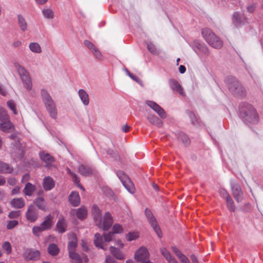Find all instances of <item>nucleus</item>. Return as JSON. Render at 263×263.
<instances>
[{
  "instance_id": "1",
  "label": "nucleus",
  "mask_w": 263,
  "mask_h": 263,
  "mask_svg": "<svg viewBox=\"0 0 263 263\" xmlns=\"http://www.w3.org/2000/svg\"><path fill=\"white\" fill-rule=\"evenodd\" d=\"M92 214L97 226L103 230H107L112 224V217L109 212L105 213L102 222L101 210L97 205L92 206Z\"/></svg>"
},
{
  "instance_id": "2",
  "label": "nucleus",
  "mask_w": 263,
  "mask_h": 263,
  "mask_svg": "<svg viewBox=\"0 0 263 263\" xmlns=\"http://www.w3.org/2000/svg\"><path fill=\"white\" fill-rule=\"evenodd\" d=\"M239 111L241 117L247 123L251 124L258 123L259 117L252 105L245 103L240 106Z\"/></svg>"
},
{
  "instance_id": "3",
  "label": "nucleus",
  "mask_w": 263,
  "mask_h": 263,
  "mask_svg": "<svg viewBox=\"0 0 263 263\" xmlns=\"http://www.w3.org/2000/svg\"><path fill=\"white\" fill-rule=\"evenodd\" d=\"M41 96L45 107L50 116L55 119L57 117V109L54 102L45 89H42Z\"/></svg>"
},
{
  "instance_id": "4",
  "label": "nucleus",
  "mask_w": 263,
  "mask_h": 263,
  "mask_svg": "<svg viewBox=\"0 0 263 263\" xmlns=\"http://www.w3.org/2000/svg\"><path fill=\"white\" fill-rule=\"evenodd\" d=\"M201 33L206 42L212 47L220 49L222 47V41L210 29L204 28Z\"/></svg>"
},
{
  "instance_id": "5",
  "label": "nucleus",
  "mask_w": 263,
  "mask_h": 263,
  "mask_svg": "<svg viewBox=\"0 0 263 263\" xmlns=\"http://www.w3.org/2000/svg\"><path fill=\"white\" fill-rule=\"evenodd\" d=\"M14 66L21 77L24 87L28 91L31 90L32 83L29 72L18 63H15Z\"/></svg>"
},
{
  "instance_id": "6",
  "label": "nucleus",
  "mask_w": 263,
  "mask_h": 263,
  "mask_svg": "<svg viewBox=\"0 0 263 263\" xmlns=\"http://www.w3.org/2000/svg\"><path fill=\"white\" fill-rule=\"evenodd\" d=\"M117 174L126 190L130 193H134L135 191L134 185L128 177L121 171H118Z\"/></svg>"
},
{
  "instance_id": "7",
  "label": "nucleus",
  "mask_w": 263,
  "mask_h": 263,
  "mask_svg": "<svg viewBox=\"0 0 263 263\" xmlns=\"http://www.w3.org/2000/svg\"><path fill=\"white\" fill-rule=\"evenodd\" d=\"M145 214L149 221V223L151 224V226L153 227L155 232L157 234L159 237H161L162 236V232L160 229V228L158 226L157 221L156 218L154 217L152 212L149 209H146L145 210Z\"/></svg>"
},
{
  "instance_id": "8",
  "label": "nucleus",
  "mask_w": 263,
  "mask_h": 263,
  "mask_svg": "<svg viewBox=\"0 0 263 263\" xmlns=\"http://www.w3.org/2000/svg\"><path fill=\"white\" fill-rule=\"evenodd\" d=\"M26 217L31 222H33L37 219L38 211L33 204H30L28 206L26 212Z\"/></svg>"
},
{
  "instance_id": "9",
  "label": "nucleus",
  "mask_w": 263,
  "mask_h": 263,
  "mask_svg": "<svg viewBox=\"0 0 263 263\" xmlns=\"http://www.w3.org/2000/svg\"><path fill=\"white\" fill-rule=\"evenodd\" d=\"M146 104L157 112L161 118L164 119L166 118V115L165 111L157 103L153 101L147 100L146 101Z\"/></svg>"
},
{
  "instance_id": "10",
  "label": "nucleus",
  "mask_w": 263,
  "mask_h": 263,
  "mask_svg": "<svg viewBox=\"0 0 263 263\" xmlns=\"http://www.w3.org/2000/svg\"><path fill=\"white\" fill-rule=\"evenodd\" d=\"M232 191L234 198L237 202L241 201L243 199L242 192L240 185L238 184H234L232 185Z\"/></svg>"
},
{
  "instance_id": "11",
  "label": "nucleus",
  "mask_w": 263,
  "mask_h": 263,
  "mask_svg": "<svg viewBox=\"0 0 263 263\" xmlns=\"http://www.w3.org/2000/svg\"><path fill=\"white\" fill-rule=\"evenodd\" d=\"M169 84L171 88L176 92H178L182 96H185V93L180 84L175 80L171 79L169 81Z\"/></svg>"
},
{
  "instance_id": "12",
  "label": "nucleus",
  "mask_w": 263,
  "mask_h": 263,
  "mask_svg": "<svg viewBox=\"0 0 263 263\" xmlns=\"http://www.w3.org/2000/svg\"><path fill=\"white\" fill-rule=\"evenodd\" d=\"M53 217L51 214H49L46 216L44 220L40 224L42 229L45 231L49 230L53 224Z\"/></svg>"
},
{
  "instance_id": "13",
  "label": "nucleus",
  "mask_w": 263,
  "mask_h": 263,
  "mask_svg": "<svg viewBox=\"0 0 263 263\" xmlns=\"http://www.w3.org/2000/svg\"><path fill=\"white\" fill-rule=\"evenodd\" d=\"M40 157L41 159L45 162L46 164V166L49 167L54 161V159L49 154L42 152L40 153Z\"/></svg>"
},
{
  "instance_id": "14",
  "label": "nucleus",
  "mask_w": 263,
  "mask_h": 263,
  "mask_svg": "<svg viewBox=\"0 0 263 263\" xmlns=\"http://www.w3.org/2000/svg\"><path fill=\"white\" fill-rule=\"evenodd\" d=\"M10 204L13 208L21 209L25 205V201L22 198H15L10 201Z\"/></svg>"
},
{
  "instance_id": "15",
  "label": "nucleus",
  "mask_w": 263,
  "mask_h": 263,
  "mask_svg": "<svg viewBox=\"0 0 263 263\" xmlns=\"http://www.w3.org/2000/svg\"><path fill=\"white\" fill-rule=\"evenodd\" d=\"M0 123V129L4 132L9 133L14 129V126L9 120L2 121Z\"/></svg>"
},
{
  "instance_id": "16",
  "label": "nucleus",
  "mask_w": 263,
  "mask_h": 263,
  "mask_svg": "<svg viewBox=\"0 0 263 263\" xmlns=\"http://www.w3.org/2000/svg\"><path fill=\"white\" fill-rule=\"evenodd\" d=\"M43 186L45 191H50L54 187V181L51 177H46L43 180Z\"/></svg>"
},
{
  "instance_id": "17",
  "label": "nucleus",
  "mask_w": 263,
  "mask_h": 263,
  "mask_svg": "<svg viewBox=\"0 0 263 263\" xmlns=\"http://www.w3.org/2000/svg\"><path fill=\"white\" fill-rule=\"evenodd\" d=\"M69 201L73 206H78L80 203V197L77 192H72L69 197Z\"/></svg>"
},
{
  "instance_id": "18",
  "label": "nucleus",
  "mask_w": 263,
  "mask_h": 263,
  "mask_svg": "<svg viewBox=\"0 0 263 263\" xmlns=\"http://www.w3.org/2000/svg\"><path fill=\"white\" fill-rule=\"evenodd\" d=\"M34 203L39 209L45 212L47 211V204L45 199L43 197H37L34 199Z\"/></svg>"
},
{
  "instance_id": "19",
  "label": "nucleus",
  "mask_w": 263,
  "mask_h": 263,
  "mask_svg": "<svg viewBox=\"0 0 263 263\" xmlns=\"http://www.w3.org/2000/svg\"><path fill=\"white\" fill-rule=\"evenodd\" d=\"M75 213L76 214L77 217L79 219L83 220L86 217L87 211L85 208L82 207L78 209L77 211L72 210L70 212V214L72 215L74 214Z\"/></svg>"
},
{
  "instance_id": "20",
  "label": "nucleus",
  "mask_w": 263,
  "mask_h": 263,
  "mask_svg": "<svg viewBox=\"0 0 263 263\" xmlns=\"http://www.w3.org/2000/svg\"><path fill=\"white\" fill-rule=\"evenodd\" d=\"M56 227L57 230L59 233H64L67 227L66 220L63 217L60 218L57 223Z\"/></svg>"
},
{
  "instance_id": "21",
  "label": "nucleus",
  "mask_w": 263,
  "mask_h": 263,
  "mask_svg": "<svg viewBox=\"0 0 263 263\" xmlns=\"http://www.w3.org/2000/svg\"><path fill=\"white\" fill-rule=\"evenodd\" d=\"M246 20L244 16L241 15L238 12H235L232 15V21L236 27L240 25L243 21Z\"/></svg>"
},
{
  "instance_id": "22",
  "label": "nucleus",
  "mask_w": 263,
  "mask_h": 263,
  "mask_svg": "<svg viewBox=\"0 0 263 263\" xmlns=\"http://www.w3.org/2000/svg\"><path fill=\"white\" fill-rule=\"evenodd\" d=\"M160 252L169 263H178L176 259L172 256L170 253L165 248H161L160 249Z\"/></svg>"
},
{
  "instance_id": "23",
  "label": "nucleus",
  "mask_w": 263,
  "mask_h": 263,
  "mask_svg": "<svg viewBox=\"0 0 263 263\" xmlns=\"http://www.w3.org/2000/svg\"><path fill=\"white\" fill-rule=\"evenodd\" d=\"M172 250L181 263H190L187 257L176 247H172Z\"/></svg>"
},
{
  "instance_id": "24",
  "label": "nucleus",
  "mask_w": 263,
  "mask_h": 263,
  "mask_svg": "<svg viewBox=\"0 0 263 263\" xmlns=\"http://www.w3.org/2000/svg\"><path fill=\"white\" fill-rule=\"evenodd\" d=\"M235 81H238L236 78H229L227 79V85L229 90L230 92L234 95V93L236 92V90L237 88V85H234Z\"/></svg>"
},
{
  "instance_id": "25",
  "label": "nucleus",
  "mask_w": 263,
  "mask_h": 263,
  "mask_svg": "<svg viewBox=\"0 0 263 263\" xmlns=\"http://www.w3.org/2000/svg\"><path fill=\"white\" fill-rule=\"evenodd\" d=\"M35 190V186L30 182L26 184L23 189L24 194L28 196H31Z\"/></svg>"
},
{
  "instance_id": "26",
  "label": "nucleus",
  "mask_w": 263,
  "mask_h": 263,
  "mask_svg": "<svg viewBox=\"0 0 263 263\" xmlns=\"http://www.w3.org/2000/svg\"><path fill=\"white\" fill-rule=\"evenodd\" d=\"M94 243L95 246L98 248L105 250L106 249L105 248L103 238L99 233H96L95 235Z\"/></svg>"
},
{
  "instance_id": "27",
  "label": "nucleus",
  "mask_w": 263,
  "mask_h": 263,
  "mask_svg": "<svg viewBox=\"0 0 263 263\" xmlns=\"http://www.w3.org/2000/svg\"><path fill=\"white\" fill-rule=\"evenodd\" d=\"M234 85H237V86L236 92L234 93V95L237 96L238 97H241L245 96L246 93V89L239 82V81H235Z\"/></svg>"
},
{
  "instance_id": "28",
  "label": "nucleus",
  "mask_w": 263,
  "mask_h": 263,
  "mask_svg": "<svg viewBox=\"0 0 263 263\" xmlns=\"http://www.w3.org/2000/svg\"><path fill=\"white\" fill-rule=\"evenodd\" d=\"M26 254H28L26 258L29 260H37L40 256V252L37 250H27Z\"/></svg>"
},
{
  "instance_id": "29",
  "label": "nucleus",
  "mask_w": 263,
  "mask_h": 263,
  "mask_svg": "<svg viewBox=\"0 0 263 263\" xmlns=\"http://www.w3.org/2000/svg\"><path fill=\"white\" fill-rule=\"evenodd\" d=\"M72 240L68 242V250L69 253L70 252H75V249L77 247V238L74 234L71 235Z\"/></svg>"
},
{
  "instance_id": "30",
  "label": "nucleus",
  "mask_w": 263,
  "mask_h": 263,
  "mask_svg": "<svg viewBox=\"0 0 263 263\" xmlns=\"http://www.w3.org/2000/svg\"><path fill=\"white\" fill-rule=\"evenodd\" d=\"M110 250L113 256L117 259L119 260L124 259V255L122 252V251L119 250L118 249L114 247H110Z\"/></svg>"
},
{
  "instance_id": "31",
  "label": "nucleus",
  "mask_w": 263,
  "mask_h": 263,
  "mask_svg": "<svg viewBox=\"0 0 263 263\" xmlns=\"http://www.w3.org/2000/svg\"><path fill=\"white\" fill-rule=\"evenodd\" d=\"M78 171L79 173L83 176H88L91 174L93 172V171L91 168L89 166H85V165H80L78 168Z\"/></svg>"
},
{
  "instance_id": "32",
  "label": "nucleus",
  "mask_w": 263,
  "mask_h": 263,
  "mask_svg": "<svg viewBox=\"0 0 263 263\" xmlns=\"http://www.w3.org/2000/svg\"><path fill=\"white\" fill-rule=\"evenodd\" d=\"M79 95L83 103L85 105H87L89 102L87 93L84 89H81L79 91Z\"/></svg>"
},
{
  "instance_id": "33",
  "label": "nucleus",
  "mask_w": 263,
  "mask_h": 263,
  "mask_svg": "<svg viewBox=\"0 0 263 263\" xmlns=\"http://www.w3.org/2000/svg\"><path fill=\"white\" fill-rule=\"evenodd\" d=\"M48 253L52 256L57 255L60 251L58 246L54 243H51L47 248Z\"/></svg>"
},
{
  "instance_id": "34",
  "label": "nucleus",
  "mask_w": 263,
  "mask_h": 263,
  "mask_svg": "<svg viewBox=\"0 0 263 263\" xmlns=\"http://www.w3.org/2000/svg\"><path fill=\"white\" fill-rule=\"evenodd\" d=\"M147 119L151 123L156 125L158 126H160L162 124L161 120L154 115H148L147 117Z\"/></svg>"
},
{
  "instance_id": "35",
  "label": "nucleus",
  "mask_w": 263,
  "mask_h": 263,
  "mask_svg": "<svg viewBox=\"0 0 263 263\" xmlns=\"http://www.w3.org/2000/svg\"><path fill=\"white\" fill-rule=\"evenodd\" d=\"M13 171V168L9 164L0 161V173H11Z\"/></svg>"
},
{
  "instance_id": "36",
  "label": "nucleus",
  "mask_w": 263,
  "mask_h": 263,
  "mask_svg": "<svg viewBox=\"0 0 263 263\" xmlns=\"http://www.w3.org/2000/svg\"><path fill=\"white\" fill-rule=\"evenodd\" d=\"M18 23L20 26L21 29L25 31L27 29V23L24 18V17L22 15H18Z\"/></svg>"
},
{
  "instance_id": "37",
  "label": "nucleus",
  "mask_w": 263,
  "mask_h": 263,
  "mask_svg": "<svg viewBox=\"0 0 263 263\" xmlns=\"http://www.w3.org/2000/svg\"><path fill=\"white\" fill-rule=\"evenodd\" d=\"M69 257L74 263H82L81 256L75 252L69 253Z\"/></svg>"
},
{
  "instance_id": "38",
  "label": "nucleus",
  "mask_w": 263,
  "mask_h": 263,
  "mask_svg": "<svg viewBox=\"0 0 263 263\" xmlns=\"http://www.w3.org/2000/svg\"><path fill=\"white\" fill-rule=\"evenodd\" d=\"M29 48L30 50L33 52L40 53L42 52L41 47L40 45L37 43H31L29 44Z\"/></svg>"
},
{
  "instance_id": "39",
  "label": "nucleus",
  "mask_w": 263,
  "mask_h": 263,
  "mask_svg": "<svg viewBox=\"0 0 263 263\" xmlns=\"http://www.w3.org/2000/svg\"><path fill=\"white\" fill-rule=\"evenodd\" d=\"M67 172L68 174H69L72 177V180L74 182V183H75L76 184H77L80 187H81L82 189L84 190V187H82L81 185V184L79 183L80 180H79V178L77 177V176L74 173L72 172L69 168H67Z\"/></svg>"
},
{
  "instance_id": "40",
  "label": "nucleus",
  "mask_w": 263,
  "mask_h": 263,
  "mask_svg": "<svg viewBox=\"0 0 263 263\" xmlns=\"http://www.w3.org/2000/svg\"><path fill=\"white\" fill-rule=\"evenodd\" d=\"M42 13L46 18L52 19L54 17V12L51 9H44L42 10Z\"/></svg>"
},
{
  "instance_id": "41",
  "label": "nucleus",
  "mask_w": 263,
  "mask_h": 263,
  "mask_svg": "<svg viewBox=\"0 0 263 263\" xmlns=\"http://www.w3.org/2000/svg\"><path fill=\"white\" fill-rule=\"evenodd\" d=\"M8 120H9V117L6 110L4 108L0 107V120L5 121Z\"/></svg>"
},
{
  "instance_id": "42",
  "label": "nucleus",
  "mask_w": 263,
  "mask_h": 263,
  "mask_svg": "<svg viewBox=\"0 0 263 263\" xmlns=\"http://www.w3.org/2000/svg\"><path fill=\"white\" fill-rule=\"evenodd\" d=\"M2 248L8 254L11 253L12 248L10 243L8 241H5L2 245Z\"/></svg>"
},
{
  "instance_id": "43",
  "label": "nucleus",
  "mask_w": 263,
  "mask_h": 263,
  "mask_svg": "<svg viewBox=\"0 0 263 263\" xmlns=\"http://www.w3.org/2000/svg\"><path fill=\"white\" fill-rule=\"evenodd\" d=\"M147 48L149 52L154 54L158 55L159 53V51L157 49L155 46L152 43L147 44Z\"/></svg>"
},
{
  "instance_id": "44",
  "label": "nucleus",
  "mask_w": 263,
  "mask_h": 263,
  "mask_svg": "<svg viewBox=\"0 0 263 263\" xmlns=\"http://www.w3.org/2000/svg\"><path fill=\"white\" fill-rule=\"evenodd\" d=\"M227 207L231 211L234 212L235 208V206L234 205V202L230 197V198H228L227 200Z\"/></svg>"
},
{
  "instance_id": "45",
  "label": "nucleus",
  "mask_w": 263,
  "mask_h": 263,
  "mask_svg": "<svg viewBox=\"0 0 263 263\" xmlns=\"http://www.w3.org/2000/svg\"><path fill=\"white\" fill-rule=\"evenodd\" d=\"M138 237V234L136 232L129 233L126 236L127 240L130 241L136 239Z\"/></svg>"
},
{
  "instance_id": "46",
  "label": "nucleus",
  "mask_w": 263,
  "mask_h": 263,
  "mask_svg": "<svg viewBox=\"0 0 263 263\" xmlns=\"http://www.w3.org/2000/svg\"><path fill=\"white\" fill-rule=\"evenodd\" d=\"M113 233H121L123 231V228L121 225L116 223L112 227Z\"/></svg>"
},
{
  "instance_id": "47",
  "label": "nucleus",
  "mask_w": 263,
  "mask_h": 263,
  "mask_svg": "<svg viewBox=\"0 0 263 263\" xmlns=\"http://www.w3.org/2000/svg\"><path fill=\"white\" fill-rule=\"evenodd\" d=\"M45 231L43 230L41 226L37 227L35 226L32 228V232L36 236H40L41 233Z\"/></svg>"
},
{
  "instance_id": "48",
  "label": "nucleus",
  "mask_w": 263,
  "mask_h": 263,
  "mask_svg": "<svg viewBox=\"0 0 263 263\" xmlns=\"http://www.w3.org/2000/svg\"><path fill=\"white\" fill-rule=\"evenodd\" d=\"M7 105L12 110L14 114H17V110L16 109L15 104L12 100H9L7 102Z\"/></svg>"
},
{
  "instance_id": "49",
  "label": "nucleus",
  "mask_w": 263,
  "mask_h": 263,
  "mask_svg": "<svg viewBox=\"0 0 263 263\" xmlns=\"http://www.w3.org/2000/svg\"><path fill=\"white\" fill-rule=\"evenodd\" d=\"M18 224L17 220H10L7 222V228L9 230L12 229Z\"/></svg>"
},
{
  "instance_id": "50",
  "label": "nucleus",
  "mask_w": 263,
  "mask_h": 263,
  "mask_svg": "<svg viewBox=\"0 0 263 263\" xmlns=\"http://www.w3.org/2000/svg\"><path fill=\"white\" fill-rule=\"evenodd\" d=\"M20 211H12L9 213L8 217L11 219L16 218L20 216Z\"/></svg>"
},
{
  "instance_id": "51",
  "label": "nucleus",
  "mask_w": 263,
  "mask_h": 263,
  "mask_svg": "<svg viewBox=\"0 0 263 263\" xmlns=\"http://www.w3.org/2000/svg\"><path fill=\"white\" fill-rule=\"evenodd\" d=\"M179 139L186 145H188L190 143L189 138L185 135H181Z\"/></svg>"
},
{
  "instance_id": "52",
  "label": "nucleus",
  "mask_w": 263,
  "mask_h": 263,
  "mask_svg": "<svg viewBox=\"0 0 263 263\" xmlns=\"http://www.w3.org/2000/svg\"><path fill=\"white\" fill-rule=\"evenodd\" d=\"M84 45L91 51L96 48V47L89 41L85 40Z\"/></svg>"
},
{
  "instance_id": "53",
  "label": "nucleus",
  "mask_w": 263,
  "mask_h": 263,
  "mask_svg": "<svg viewBox=\"0 0 263 263\" xmlns=\"http://www.w3.org/2000/svg\"><path fill=\"white\" fill-rule=\"evenodd\" d=\"M94 56L98 59L101 60L102 59V54L99 49L96 47L94 50L91 51Z\"/></svg>"
},
{
  "instance_id": "54",
  "label": "nucleus",
  "mask_w": 263,
  "mask_h": 263,
  "mask_svg": "<svg viewBox=\"0 0 263 263\" xmlns=\"http://www.w3.org/2000/svg\"><path fill=\"white\" fill-rule=\"evenodd\" d=\"M114 233H108L104 234V240L106 242H109L112 239Z\"/></svg>"
},
{
  "instance_id": "55",
  "label": "nucleus",
  "mask_w": 263,
  "mask_h": 263,
  "mask_svg": "<svg viewBox=\"0 0 263 263\" xmlns=\"http://www.w3.org/2000/svg\"><path fill=\"white\" fill-rule=\"evenodd\" d=\"M220 194L226 200L231 197L228 192L224 189H221L220 190Z\"/></svg>"
},
{
  "instance_id": "56",
  "label": "nucleus",
  "mask_w": 263,
  "mask_h": 263,
  "mask_svg": "<svg viewBox=\"0 0 263 263\" xmlns=\"http://www.w3.org/2000/svg\"><path fill=\"white\" fill-rule=\"evenodd\" d=\"M188 115L191 119V120L193 124H195L197 122V119L194 113L191 111H189Z\"/></svg>"
},
{
  "instance_id": "57",
  "label": "nucleus",
  "mask_w": 263,
  "mask_h": 263,
  "mask_svg": "<svg viewBox=\"0 0 263 263\" xmlns=\"http://www.w3.org/2000/svg\"><path fill=\"white\" fill-rule=\"evenodd\" d=\"M126 73L128 74V76L132 78L133 80L139 83V81H140L139 79L136 76L134 75L132 73H130L128 70H126Z\"/></svg>"
},
{
  "instance_id": "58",
  "label": "nucleus",
  "mask_w": 263,
  "mask_h": 263,
  "mask_svg": "<svg viewBox=\"0 0 263 263\" xmlns=\"http://www.w3.org/2000/svg\"><path fill=\"white\" fill-rule=\"evenodd\" d=\"M256 6L255 4L250 5L247 7V11L250 13L253 12Z\"/></svg>"
},
{
  "instance_id": "59",
  "label": "nucleus",
  "mask_w": 263,
  "mask_h": 263,
  "mask_svg": "<svg viewBox=\"0 0 263 263\" xmlns=\"http://www.w3.org/2000/svg\"><path fill=\"white\" fill-rule=\"evenodd\" d=\"M105 261L106 263H116L115 259L110 256H107Z\"/></svg>"
},
{
  "instance_id": "60",
  "label": "nucleus",
  "mask_w": 263,
  "mask_h": 263,
  "mask_svg": "<svg viewBox=\"0 0 263 263\" xmlns=\"http://www.w3.org/2000/svg\"><path fill=\"white\" fill-rule=\"evenodd\" d=\"M8 183L11 186H14L16 183V180L14 178H9L8 180Z\"/></svg>"
},
{
  "instance_id": "61",
  "label": "nucleus",
  "mask_w": 263,
  "mask_h": 263,
  "mask_svg": "<svg viewBox=\"0 0 263 263\" xmlns=\"http://www.w3.org/2000/svg\"><path fill=\"white\" fill-rule=\"evenodd\" d=\"M130 126L127 124H125L122 127V130L124 133H127L129 130Z\"/></svg>"
},
{
  "instance_id": "62",
  "label": "nucleus",
  "mask_w": 263,
  "mask_h": 263,
  "mask_svg": "<svg viewBox=\"0 0 263 263\" xmlns=\"http://www.w3.org/2000/svg\"><path fill=\"white\" fill-rule=\"evenodd\" d=\"M20 187L19 186H16L12 190V194L16 195L17 194L20 192Z\"/></svg>"
},
{
  "instance_id": "63",
  "label": "nucleus",
  "mask_w": 263,
  "mask_h": 263,
  "mask_svg": "<svg viewBox=\"0 0 263 263\" xmlns=\"http://www.w3.org/2000/svg\"><path fill=\"white\" fill-rule=\"evenodd\" d=\"M179 70L181 73H184L185 72L186 68L183 65H180L179 68Z\"/></svg>"
},
{
  "instance_id": "64",
  "label": "nucleus",
  "mask_w": 263,
  "mask_h": 263,
  "mask_svg": "<svg viewBox=\"0 0 263 263\" xmlns=\"http://www.w3.org/2000/svg\"><path fill=\"white\" fill-rule=\"evenodd\" d=\"M191 260H192L193 263H198L197 259L196 257L195 256V255H194L193 254L191 256Z\"/></svg>"
}]
</instances>
